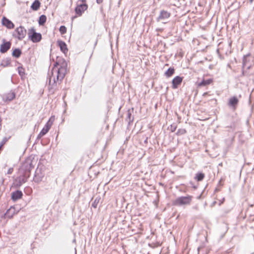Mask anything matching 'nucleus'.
<instances>
[{"mask_svg": "<svg viewBox=\"0 0 254 254\" xmlns=\"http://www.w3.org/2000/svg\"><path fill=\"white\" fill-rule=\"evenodd\" d=\"M47 19L46 16L44 15H41L39 20V23L41 25H43L46 22Z\"/></svg>", "mask_w": 254, "mask_h": 254, "instance_id": "nucleus-19", "label": "nucleus"}, {"mask_svg": "<svg viewBox=\"0 0 254 254\" xmlns=\"http://www.w3.org/2000/svg\"><path fill=\"white\" fill-rule=\"evenodd\" d=\"M28 36L34 43L39 42L42 38L41 34L36 32L34 28H31L29 30Z\"/></svg>", "mask_w": 254, "mask_h": 254, "instance_id": "nucleus-1", "label": "nucleus"}, {"mask_svg": "<svg viewBox=\"0 0 254 254\" xmlns=\"http://www.w3.org/2000/svg\"><path fill=\"white\" fill-rule=\"evenodd\" d=\"M60 31L62 34H64L66 31V28L64 26H61L60 28Z\"/></svg>", "mask_w": 254, "mask_h": 254, "instance_id": "nucleus-22", "label": "nucleus"}, {"mask_svg": "<svg viewBox=\"0 0 254 254\" xmlns=\"http://www.w3.org/2000/svg\"><path fill=\"white\" fill-rule=\"evenodd\" d=\"M22 68H21V69L19 68V72L20 74L21 75H22V71H21V70H22Z\"/></svg>", "mask_w": 254, "mask_h": 254, "instance_id": "nucleus-27", "label": "nucleus"}, {"mask_svg": "<svg viewBox=\"0 0 254 254\" xmlns=\"http://www.w3.org/2000/svg\"><path fill=\"white\" fill-rule=\"evenodd\" d=\"M212 66H213V65H210L209 66V68H210V69H211V68H212Z\"/></svg>", "mask_w": 254, "mask_h": 254, "instance_id": "nucleus-32", "label": "nucleus"}, {"mask_svg": "<svg viewBox=\"0 0 254 254\" xmlns=\"http://www.w3.org/2000/svg\"><path fill=\"white\" fill-rule=\"evenodd\" d=\"M15 32L16 33V37L19 40L23 39L26 34V31L22 26L17 28L15 30Z\"/></svg>", "mask_w": 254, "mask_h": 254, "instance_id": "nucleus-4", "label": "nucleus"}, {"mask_svg": "<svg viewBox=\"0 0 254 254\" xmlns=\"http://www.w3.org/2000/svg\"><path fill=\"white\" fill-rule=\"evenodd\" d=\"M66 73V69L64 67H61L58 69L57 76V80L61 81L64 77Z\"/></svg>", "mask_w": 254, "mask_h": 254, "instance_id": "nucleus-6", "label": "nucleus"}, {"mask_svg": "<svg viewBox=\"0 0 254 254\" xmlns=\"http://www.w3.org/2000/svg\"><path fill=\"white\" fill-rule=\"evenodd\" d=\"M102 2V0H97V2L98 3H100Z\"/></svg>", "mask_w": 254, "mask_h": 254, "instance_id": "nucleus-26", "label": "nucleus"}, {"mask_svg": "<svg viewBox=\"0 0 254 254\" xmlns=\"http://www.w3.org/2000/svg\"><path fill=\"white\" fill-rule=\"evenodd\" d=\"M3 144L0 143V150L1 149L2 147L3 146Z\"/></svg>", "mask_w": 254, "mask_h": 254, "instance_id": "nucleus-30", "label": "nucleus"}, {"mask_svg": "<svg viewBox=\"0 0 254 254\" xmlns=\"http://www.w3.org/2000/svg\"><path fill=\"white\" fill-rule=\"evenodd\" d=\"M182 78L180 76H176L175 77L172 81L173 88H177L178 85H180L182 82Z\"/></svg>", "mask_w": 254, "mask_h": 254, "instance_id": "nucleus-10", "label": "nucleus"}, {"mask_svg": "<svg viewBox=\"0 0 254 254\" xmlns=\"http://www.w3.org/2000/svg\"><path fill=\"white\" fill-rule=\"evenodd\" d=\"M22 192L20 191H16L12 193V198L14 200H16L20 198L22 196Z\"/></svg>", "mask_w": 254, "mask_h": 254, "instance_id": "nucleus-14", "label": "nucleus"}, {"mask_svg": "<svg viewBox=\"0 0 254 254\" xmlns=\"http://www.w3.org/2000/svg\"><path fill=\"white\" fill-rule=\"evenodd\" d=\"M52 124V118H51L48 122L47 123L45 127L43 128L42 131L39 133L38 137H41L45 135L50 129Z\"/></svg>", "mask_w": 254, "mask_h": 254, "instance_id": "nucleus-5", "label": "nucleus"}, {"mask_svg": "<svg viewBox=\"0 0 254 254\" xmlns=\"http://www.w3.org/2000/svg\"><path fill=\"white\" fill-rule=\"evenodd\" d=\"M191 198L190 196L181 197L176 199L175 202L176 205H189L191 201Z\"/></svg>", "mask_w": 254, "mask_h": 254, "instance_id": "nucleus-2", "label": "nucleus"}, {"mask_svg": "<svg viewBox=\"0 0 254 254\" xmlns=\"http://www.w3.org/2000/svg\"><path fill=\"white\" fill-rule=\"evenodd\" d=\"M254 0H249V2L250 3H252Z\"/></svg>", "mask_w": 254, "mask_h": 254, "instance_id": "nucleus-31", "label": "nucleus"}, {"mask_svg": "<svg viewBox=\"0 0 254 254\" xmlns=\"http://www.w3.org/2000/svg\"><path fill=\"white\" fill-rule=\"evenodd\" d=\"M231 44H232V42L231 41L229 42V44H228L229 47H231Z\"/></svg>", "mask_w": 254, "mask_h": 254, "instance_id": "nucleus-28", "label": "nucleus"}, {"mask_svg": "<svg viewBox=\"0 0 254 254\" xmlns=\"http://www.w3.org/2000/svg\"><path fill=\"white\" fill-rule=\"evenodd\" d=\"M9 138H6V137H4L3 138L1 143H2V144H4L8 140Z\"/></svg>", "mask_w": 254, "mask_h": 254, "instance_id": "nucleus-24", "label": "nucleus"}, {"mask_svg": "<svg viewBox=\"0 0 254 254\" xmlns=\"http://www.w3.org/2000/svg\"><path fill=\"white\" fill-rule=\"evenodd\" d=\"M2 23L3 25L9 29H12L14 27V24L13 23L5 17H3L2 18Z\"/></svg>", "mask_w": 254, "mask_h": 254, "instance_id": "nucleus-9", "label": "nucleus"}, {"mask_svg": "<svg viewBox=\"0 0 254 254\" xmlns=\"http://www.w3.org/2000/svg\"><path fill=\"white\" fill-rule=\"evenodd\" d=\"M224 201V198H223L222 199L215 200L212 202V205H220L223 203Z\"/></svg>", "mask_w": 254, "mask_h": 254, "instance_id": "nucleus-20", "label": "nucleus"}, {"mask_svg": "<svg viewBox=\"0 0 254 254\" xmlns=\"http://www.w3.org/2000/svg\"><path fill=\"white\" fill-rule=\"evenodd\" d=\"M250 206L252 207V206H253V204H251V205H250Z\"/></svg>", "mask_w": 254, "mask_h": 254, "instance_id": "nucleus-35", "label": "nucleus"}, {"mask_svg": "<svg viewBox=\"0 0 254 254\" xmlns=\"http://www.w3.org/2000/svg\"><path fill=\"white\" fill-rule=\"evenodd\" d=\"M174 71L175 70L173 68H169L165 72V74L167 77H170L174 74Z\"/></svg>", "mask_w": 254, "mask_h": 254, "instance_id": "nucleus-18", "label": "nucleus"}, {"mask_svg": "<svg viewBox=\"0 0 254 254\" xmlns=\"http://www.w3.org/2000/svg\"><path fill=\"white\" fill-rule=\"evenodd\" d=\"M87 7L88 6L86 4L78 3L75 9V12L78 15L80 16L87 9Z\"/></svg>", "mask_w": 254, "mask_h": 254, "instance_id": "nucleus-3", "label": "nucleus"}, {"mask_svg": "<svg viewBox=\"0 0 254 254\" xmlns=\"http://www.w3.org/2000/svg\"><path fill=\"white\" fill-rule=\"evenodd\" d=\"M85 1H86L85 0H79L78 1V2H79V1H81L82 2H85Z\"/></svg>", "mask_w": 254, "mask_h": 254, "instance_id": "nucleus-29", "label": "nucleus"}, {"mask_svg": "<svg viewBox=\"0 0 254 254\" xmlns=\"http://www.w3.org/2000/svg\"><path fill=\"white\" fill-rule=\"evenodd\" d=\"M204 177V175L203 174H198L196 175V178L198 181L202 180Z\"/></svg>", "mask_w": 254, "mask_h": 254, "instance_id": "nucleus-23", "label": "nucleus"}, {"mask_svg": "<svg viewBox=\"0 0 254 254\" xmlns=\"http://www.w3.org/2000/svg\"><path fill=\"white\" fill-rule=\"evenodd\" d=\"M21 54V52L18 49H15L12 53V55L15 57H19Z\"/></svg>", "mask_w": 254, "mask_h": 254, "instance_id": "nucleus-21", "label": "nucleus"}, {"mask_svg": "<svg viewBox=\"0 0 254 254\" xmlns=\"http://www.w3.org/2000/svg\"><path fill=\"white\" fill-rule=\"evenodd\" d=\"M170 16V13L166 11H162L161 12L160 15L158 17L159 20L167 18Z\"/></svg>", "mask_w": 254, "mask_h": 254, "instance_id": "nucleus-15", "label": "nucleus"}, {"mask_svg": "<svg viewBox=\"0 0 254 254\" xmlns=\"http://www.w3.org/2000/svg\"><path fill=\"white\" fill-rule=\"evenodd\" d=\"M10 47V42H5L4 44H2L0 47V52L1 53H5L6 52Z\"/></svg>", "mask_w": 254, "mask_h": 254, "instance_id": "nucleus-12", "label": "nucleus"}, {"mask_svg": "<svg viewBox=\"0 0 254 254\" xmlns=\"http://www.w3.org/2000/svg\"><path fill=\"white\" fill-rule=\"evenodd\" d=\"M11 170H10V169H9V170H8V173H11Z\"/></svg>", "mask_w": 254, "mask_h": 254, "instance_id": "nucleus-34", "label": "nucleus"}, {"mask_svg": "<svg viewBox=\"0 0 254 254\" xmlns=\"http://www.w3.org/2000/svg\"><path fill=\"white\" fill-rule=\"evenodd\" d=\"M204 84V82H202V83H201L199 85H203Z\"/></svg>", "mask_w": 254, "mask_h": 254, "instance_id": "nucleus-33", "label": "nucleus"}, {"mask_svg": "<svg viewBox=\"0 0 254 254\" xmlns=\"http://www.w3.org/2000/svg\"><path fill=\"white\" fill-rule=\"evenodd\" d=\"M250 56V54H248L244 55L243 58V67H246L247 68L250 69L251 67V64L249 63L250 60L248 59V58Z\"/></svg>", "mask_w": 254, "mask_h": 254, "instance_id": "nucleus-7", "label": "nucleus"}, {"mask_svg": "<svg viewBox=\"0 0 254 254\" xmlns=\"http://www.w3.org/2000/svg\"><path fill=\"white\" fill-rule=\"evenodd\" d=\"M217 52L218 53L219 52V50L218 49H217Z\"/></svg>", "mask_w": 254, "mask_h": 254, "instance_id": "nucleus-36", "label": "nucleus"}, {"mask_svg": "<svg viewBox=\"0 0 254 254\" xmlns=\"http://www.w3.org/2000/svg\"><path fill=\"white\" fill-rule=\"evenodd\" d=\"M19 210L16 209V207H10L6 211L5 215L7 217H12L13 215L16 213Z\"/></svg>", "mask_w": 254, "mask_h": 254, "instance_id": "nucleus-8", "label": "nucleus"}, {"mask_svg": "<svg viewBox=\"0 0 254 254\" xmlns=\"http://www.w3.org/2000/svg\"><path fill=\"white\" fill-rule=\"evenodd\" d=\"M238 99L236 96H234L230 98L229 100V105L235 107L238 104Z\"/></svg>", "mask_w": 254, "mask_h": 254, "instance_id": "nucleus-11", "label": "nucleus"}, {"mask_svg": "<svg viewBox=\"0 0 254 254\" xmlns=\"http://www.w3.org/2000/svg\"><path fill=\"white\" fill-rule=\"evenodd\" d=\"M59 46L60 47L61 50L64 54L67 52L68 49L66 47L65 43L63 41H58Z\"/></svg>", "mask_w": 254, "mask_h": 254, "instance_id": "nucleus-13", "label": "nucleus"}, {"mask_svg": "<svg viewBox=\"0 0 254 254\" xmlns=\"http://www.w3.org/2000/svg\"><path fill=\"white\" fill-rule=\"evenodd\" d=\"M242 74H243V75H244V71H243Z\"/></svg>", "mask_w": 254, "mask_h": 254, "instance_id": "nucleus-37", "label": "nucleus"}, {"mask_svg": "<svg viewBox=\"0 0 254 254\" xmlns=\"http://www.w3.org/2000/svg\"><path fill=\"white\" fill-rule=\"evenodd\" d=\"M15 94L13 92L8 93L4 97L6 101H11L15 98Z\"/></svg>", "mask_w": 254, "mask_h": 254, "instance_id": "nucleus-16", "label": "nucleus"}, {"mask_svg": "<svg viewBox=\"0 0 254 254\" xmlns=\"http://www.w3.org/2000/svg\"><path fill=\"white\" fill-rule=\"evenodd\" d=\"M212 80H213L212 78L207 79V85L210 84V83H211L212 82Z\"/></svg>", "mask_w": 254, "mask_h": 254, "instance_id": "nucleus-25", "label": "nucleus"}, {"mask_svg": "<svg viewBox=\"0 0 254 254\" xmlns=\"http://www.w3.org/2000/svg\"><path fill=\"white\" fill-rule=\"evenodd\" d=\"M40 5V3L38 0H35L31 5V8L34 10L38 9Z\"/></svg>", "mask_w": 254, "mask_h": 254, "instance_id": "nucleus-17", "label": "nucleus"}]
</instances>
